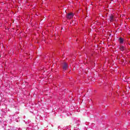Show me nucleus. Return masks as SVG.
I'll return each mask as SVG.
<instances>
[{
	"mask_svg": "<svg viewBox=\"0 0 130 130\" xmlns=\"http://www.w3.org/2000/svg\"><path fill=\"white\" fill-rule=\"evenodd\" d=\"M68 67L69 66L68 65V63L67 62L63 63V66H62V69L63 71H67V70H68Z\"/></svg>",
	"mask_w": 130,
	"mask_h": 130,
	"instance_id": "2",
	"label": "nucleus"
},
{
	"mask_svg": "<svg viewBox=\"0 0 130 130\" xmlns=\"http://www.w3.org/2000/svg\"><path fill=\"white\" fill-rule=\"evenodd\" d=\"M119 49H120L121 51H124V50H126V47L122 45H120Z\"/></svg>",
	"mask_w": 130,
	"mask_h": 130,
	"instance_id": "3",
	"label": "nucleus"
},
{
	"mask_svg": "<svg viewBox=\"0 0 130 130\" xmlns=\"http://www.w3.org/2000/svg\"><path fill=\"white\" fill-rule=\"evenodd\" d=\"M119 41L120 44H122V43H123V41H124V39H122V38H119Z\"/></svg>",
	"mask_w": 130,
	"mask_h": 130,
	"instance_id": "5",
	"label": "nucleus"
},
{
	"mask_svg": "<svg viewBox=\"0 0 130 130\" xmlns=\"http://www.w3.org/2000/svg\"><path fill=\"white\" fill-rule=\"evenodd\" d=\"M66 17L67 19H69V20H71L72 18L74 17V13H69L67 14Z\"/></svg>",
	"mask_w": 130,
	"mask_h": 130,
	"instance_id": "1",
	"label": "nucleus"
},
{
	"mask_svg": "<svg viewBox=\"0 0 130 130\" xmlns=\"http://www.w3.org/2000/svg\"><path fill=\"white\" fill-rule=\"evenodd\" d=\"M110 22H113L114 21V16L112 15H111L109 17Z\"/></svg>",
	"mask_w": 130,
	"mask_h": 130,
	"instance_id": "4",
	"label": "nucleus"
}]
</instances>
